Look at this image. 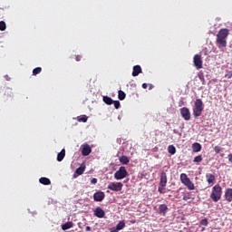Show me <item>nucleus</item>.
Returning <instances> with one entry per match:
<instances>
[{
  "label": "nucleus",
  "mask_w": 232,
  "mask_h": 232,
  "mask_svg": "<svg viewBox=\"0 0 232 232\" xmlns=\"http://www.w3.org/2000/svg\"><path fill=\"white\" fill-rule=\"evenodd\" d=\"M229 30L227 28L220 29L217 34L216 44L218 48H226L227 46V36Z\"/></svg>",
  "instance_id": "obj_1"
},
{
  "label": "nucleus",
  "mask_w": 232,
  "mask_h": 232,
  "mask_svg": "<svg viewBox=\"0 0 232 232\" xmlns=\"http://www.w3.org/2000/svg\"><path fill=\"white\" fill-rule=\"evenodd\" d=\"M192 111L196 119L202 115V111H204V102L200 98L196 99L194 102Z\"/></svg>",
  "instance_id": "obj_2"
},
{
  "label": "nucleus",
  "mask_w": 232,
  "mask_h": 232,
  "mask_svg": "<svg viewBox=\"0 0 232 232\" xmlns=\"http://www.w3.org/2000/svg\"><path fill=\"white\" fill-rule=\"evenodd\" d=\"M210 198L213 202H218V200L222 198V187H220L219 184H217L212 188Z\"/></svg>",
  "instance_id": "obj_3"
},
{
  "label": "nucleus",
  "mask_w": 232,
  "mask_h": 232,
  "mask_svg": "<svg viewBox=\"0 0 232 232\" xmlns=\"http://www.w3.org/2000/svg\"><path fill=\"white\" fill-rule=\"evenodd\" d=\"M129 176L130 173H128V170L124 166L120 167V169L114 173V179L116 180H122V179H126V177Z\"/></svg>",
  "instance_id": "obj_4"
},
{
  "label": "nucleus",
  "mask_w": 232,
  "mask_h": 232,
  "mask_svg": "<svg viewBox=\"0 0 232 232\" xmlns=\"http://www.w3.org/2000/svg\"><path fill=\"white\" fill-rule=\"evenodd\" d=\"M180 180L184 184V186H186V188H188V189H189L190 191L195 189V184H193L191 179H189V178H188V174L181 173Z\"/></svg>",
  "instance_id": "obj_5"
},
{
  "label": "nucleus",
  "mask_w": 232,
  "mask_h": 232,
  "mask_svg": "<svg viewBox=\"0 0 232 232\" xmlns=\"http://www.w3.org/2000/svg\"><path fill=\"white\" fill-rule=\"evenodd\" d=\"M180 180L184 184V186H186V188H188V189H189L190 191L195 189V184H193L191 179H189V178H188V174L181 173Z\"/></svg>",
  "instance_id": "obj_6"
},
{
  "label": "nucleus",
  "mask_w": 232,
  "mask_h": 232,
  "mask_svg": "<svg viewBox=\"0 0 232 232\" xmlns=\"http://www.w3.org/2000/svg\"><path fill=\"white\" fill-rule=\"evenodd\" d=\"M122 188H124V184L122 182H111L107 189H110L111 191H122Z\"/></svg>",
  "instance_id": "obj_7"
},
{
  "label": "nucleus",
  "mask_w": 232,
  "mask_h": 232,
  "mask_svg": "<svg viewBox=\"0 0 232 232\" xmlns=\"http://www.w3.org/2000/svg\"><path fill=\"white\" fill-rule=\"evenodd\" d=\"M180 115L184 119V121H190L191 120V112L189 109L187 107H183L180 109Z\"/></svg>",
  "instance_id": "obj_8"
},
{
  "label": "nucleus",
  "mask_w": 232,
  "mask_h": 232,
  "mask_svg": "<svg viewBox=\"0 0 232 232\" xmlns=\"http://www.w3.org/2000/svg\"><path fill=\"white\" fill-rule=\"evenodd\" d=\"M194 66L197 68V70L202 69V55L200 54H196L194 56Z\"/></svg>",
  "instance_id": "obj_9"
},
{
  "label": "nucleus",
  "mask_w": 232,
  "mask_h": 232,
  "mask_svg": "<svg viewBox=\"0 0 232 232\" xmlns=\"http://www.w3.org/2000/svg\"><path fill=\"white\" fill-rule=\"evenodd\" d=\"M106 195L102 191H98L93 194V198L95 202H102L105 198Z\"/></svg>",
  "instance_id": "obj_10"
},
{
  "label": "nucleus",
  "mask_w": 232,
  "mask_h": 232,
  "mask_svg": "<svg viewBox=\"0 0 232 232\" xmlns=\"http://www.w3.org/2000/svg\"><path fill=\"white\" fill-rule=\"evenodd\" d=\"M90 153H92V147H90V145H88V143L83 144L82 148V155L83 157H88V155H90Z\"/></svg>",
  "instance_id": "obj_11"
},
{
  "label": "nucleus",
  "mask_w": 232,
  "mask_h": 232,
  "mask_svg": "<svg viewBox=\"0 0 232 232\" xmlns=\"http://www.w3.org/2000/svg\"><path fill=\"white\" fill-rule=\"evenodd\" d=\"M94 215L97 217V218H104L106 212L101 207H97L94 210Z\"/></svg>",
  "instance_id": "obj_12"
},
{
  "label": "nucleus",
  "mask_w": 232,
  "mask_h": 232,
  "mask_svg": "<svg viewBox=\"0 0 232 232\" xmlns=\"http://www.w3.org/2000/svg\"><path fill=\"white\" fill-rule=\"evenodd\" d=\"M167 184H168V175L166 174V172L162 171L160 173V185L162 187H166Z\"/></svg>",
  "instance_id": "obj_13"
},
{
  "label": "nucleus",
  "mask_w": 232,
  "mask_h": 232,
  "mask_svg": "<svg viewBox=\"0 0 232 232\" xmlns=\"http://www.w3.org/2000/svg\"><path fill=\"white\" fill-rule=\"evenodd\" d=\"M159 213H160V215L166 217V213H168V205H166V204L160 205L159 206Z\"/></svg>",
  "instance_id": "obj_14"
},
{
  "label": "nucleus",
  "mask_w": 232,
  "mask_h": 232,
  "mask_svg": "<svg viewBox=\"0 0 232 232\" xmlns=\"http://www.w3.org/2000/svg\"><path fill=\"white\" fill-rule=\"evenodd\" d=\"M225 200H227V202H232V188H227L225 190Z\"/></svg>",
  "instance_id": "obj_15"
},
{
  "label": "nucleus",
  "mask_w": 232,
  "mask_h": 232,
  "mask_svg": "<svg viewBox=\"0 0 232 232\" xmlns=\"http://www.w3.org/2000/svg\"><path fill=\"white\" fill-rule=\"evenodd\" d=\"M139 73H142V68L140 65H135L132 71V77H137Z\"/></svg>",
  "instance_id": "obj_16"
},
{
  "label": "nucleus",
  "mask_w": 232,
  "mask_h": 232,
  "mask_svg": "<svg viewBox=\"0 0 232 232\" xmlns=\"http://www.w3.org/2000/svg\"><path fill=\"white\" fill-rule=\"evenodd\" d=\"M84 171H86V165L82 164L78 169H76L75 173L77 177H79V175H82Z\"/></svg>",
  "instance_id": "obj_17"
},
{
  "label": "nucleus",
  "mask_w": 232,
  "mask_h": 232,
  "mask_svg": "<svg viewBox=\"0 0 232 232\" xmlns=\"http://www.w3.org/2000/svg\"><path fill=\"white\" fill-rule=\"evenodd\" d=\"M201 150L202 145H200V143L195 142L192 144V150L194 151V153H198V151H200Z\"/></svg>",
  "instance_id": "obj_18"
},
{
  "label": "nucleus",
  "mask_w": 232,
  "mask_h": 232,
  "mask_svg": "<svg viewBox=\"0 0 232 232\" xmlns=\"http://www.w3.org/2000/svg\"><path fill=\"white\" fill-rule=\"evenodd\" d=\"M64 157H66V150L63 149L61 150V152L57 155V160L58 162H63Z\"/></svg>",
  "instance_id": "obj_19"
},
{
  "label": "nucleus",
  "mask_w": 232,
  "mask_h": 232,
  "mask_svg": "<svg viewBox=\"0 0 232 232\" xmlns=\"http://www.w3.org/2000/svg\"><path fill=\"white\" fill-rule=\"evenodd\" d=\"M39 182H40V184H43L44 186H50V184H52V181L50 180V179L44 178V177L40 178Z\"/></svg>",
  "instance_id": "obj_20"
},
{
  "label": "nucleus",
  "mask_w": 232,
  "mask_h": 232,
  "mask_svg": "<svg viewBox=\"0 0 232 232\" xmlns=\"http://www.w3.org/2000/svg\"><path fill=\"white\" fill-rule=\"evenodd\" d=\"M72 227H73V222L72 221L66 222L65 224L62 225L63 231H67V229H72Z\"/></svg>",
  "instance_id": "obj_21"
},
{
  "label": "nucleus",
  "mask_w": 232,
  "mask_h": 232,
  "mask_svg": "<svg viewBox=\"0 0 232 232\" xmlns=\"http://www.w3.org/2000/svg\"><path fill=\"white\" fill-rule=\"evenodd\" d=\"M206 179L208 184H213V182H215V175L211 173H207Z\"/></svg>",
  "instance_id": "obj_22"
},
{
  "label": "nucleus",
  "mask_w": 232,
  "mask_h": 232,
  "mask_svg": "<svg viewBox=\"0 0 232 232\" xmlns=\"http://www.w3.org/2000/svg\"><path fill=\"white\" fill-rule=\"evenodd\" d=\"M119 160L121 164H123V165L130 164V158H128V156H121L119 158Z\"/></svg>",
  "instance_id": "obj_23"
},
{
  "label": "nucleus",
  "mask_w": 232,
  "mask_h": 232,
  "mask_svg": "<svg viewBox=\"0 0 232 232\" xmlns=\"http://www.w3.org/2000/svg\"><path fill=\"white\" fill-rule=\"evenodd\" d=\"M103 102L109 106L113 104V99H111L110 96H103Z\"/></svg>",
  "instance_id": "obj_24"
},
{
  "label": "nucleus",
  "mask_w": 232,
  "mask_h": 232,
  "mask_svg": "<svg viewBox=\"0 0 232 232\" xmlns=\"http://www.w3.org/2000/svg\"><path fill=\"white\" fill-rule=\"evenodd\" d=\"M118 98L120 101H124L126 99V92H124L123 91H119Z\"/></svg>",
  "instance_id": "obj_25"
},
{
  "label": "nucleus",
  "mask_w": 232,
  "mask_h": 232,
  "mask_svg": "<svg viewBox=\"0 0 232 232\" xmlns=\"http://www.w3.org/2000/svg\"><path fill=\"white\" fill-rule=\"evenodd\" d=\"M168 151L169 153H170V155H175V153H177V149L175 148V146L169 145L168 147Z\"/></svg>",
  "instance_id": "obj_26"
},
{
  "label": "nucleus",
  "mask_w": 232,
  "mask_h": 232,
  "mask_svg": "<svg viewBox=\"0 0 232 232\" xmlns=\"http://www.w3.org/2000/svg\"><path fill=\"white\" fill-rule=\"evenodd\" d=\"M124 227H126V223H124V221H120L116 226V228L118 229V231L124 229Z\"/></svg>",
  "instance_id": "obj_27"
},
{
  "label": "nucleus",
  "mask_w": 232,
  "mask_h": 232,
  "mask_svg": "<svg viewBox=\"0 0 232 232\" xmlns=\"http://www.w3.org/2000/svg\"><path fill=\"white\" fill-rule=\"evenodd\" d=\"M41 72H43V68L41 67H36L33 70V75H39V73H41Z\"/></svg>",
  "instance_id": "obj_28"
},
{
  "label": "nucleus",
  "mask_w": 232,
  "mask_h": 232,
  "mask_svg": "<svg viewBox=\"0 0 232 232\" xmlns=\"http://www.w3.org/2000/svg\"><path fill=\"white\" fill-rule=\"evenodd\" d=\"M6 30V23L5 21H0V31L5 32Z\"/></svg>",
  "instance_id": "obj_29"
},
{
  "label": "nucleus",
  "mask_w": 232,
  "mask_h": 232,
  "mask_svg": "<svg viewBox=\"0 0 232 232\" xmlns=\"http://www.w3.org/2000/svg\"><path fill=\"white\" fill-rule=\"evenodd\" d=\"M158 191H159V193L163 195L164 193H166V187H162V186L159 185Z\"/></svg>",
  "instance_id": "obj_30"
},
{
  "label": "nucleus",
  "mask_w": 232,
  "mask_h": 232,
  "mask_svg": "<svg viewBox=\"0 0 232 232\" xmlns=\"http://www.w3.org/2000/svg\"><path fill=\"white\" fill-rule=\"evenodd\" d=\"M225 78L226 79H232V71H226V74H225Z\"/></svg>",
  "instance_id": "obj_31"
},
{
  "label": "nucleus",
  "mask_w": 232,
  "mask_h": 232,
  "mask_svg": "<svg viewBox=\"0 0 232 232\" xmlns=\"http://www.w3.org/2000/svg\"><path fill=\"white\" fill-rule=\"evenodd\" d=\"M200 226H205L207 227L208 224H209V221L208 220V218H204L199 222Z\"/></svg>",
  "instance_id": "obj_32"
},
{
  "label": "nucleus",
  "mask_w": 232,
  "mask_h": 232,
  "mask_svg": "<svg viewBox=\"0 0 232 232\" xmlns=\"http://www.w3.org/2000/svg\"><path fill=\"white\" fill-rule=\"evenodd\" d=\"M191 198V192H188L183 196V200H189Z\"/></svg>",
  "instance_id": "obj_33"
},
{
  "label": "nucleus",
  "mask_w": 232,
  "mask_h": 232,
  "mask_svg": "<svg viewBox=\"0 0 232 232\" xmlns=\"http://www.w3.org/2000/svg\"><path fill=\"white\" fill-rule=\"evenodd\" d=\"M112 104H114V108H115L116 110H119V108H121V102H119V101H114V102H112Z\"/></svg>",
  "instance_id": "obj_34"
},
{
  "label": "nucleus",
  "mask_w": 232,
  "mask_h": 232,
  "mask_svg": "<svg viewBox=\"0 0 232 232\" xmlns=\"http://www.w3.org/2000/svg\"><path fill=\"white\" fill-rule=\"evenodd\" d=\"M87 121H88V117H86V116L78 118V122H87Z\"/></svg>",
  "instance_id": "obj_35"
},
{
  "label": "nucleus",
  "mask_w": 232,
  "mask_h": 232,
  "mask_svg": "<svg viewBox=\"0 0 232 232\" xmlns=\"http://www.w3.org/2000/svg\"><path fill=\"white\" fill-rule=\"evenodd\" d=\"M193 162H202V155L196 156Z\"/></svg>",
  "instance_id": "obj_36"
},
{
  "label": "nucleus",
  "mask_w": 232,
  "mask_h": 232,
  "mask_svg": "<svg viewBox=\"0 0 232 232\" xmlns=\"http://www.w3.org/2000/svg\"><path fill=\"white\" fill-rule=\"evenodd\" d=\"M214 151H215V153H220V151H222V147L215 146L214 147Z\"/></svg>",
  "instance_id": "obj_37"
},
{
  "label": "nucleus",
  "mask_w": 232,
  "mask_h": 232,
  "mask_svg": "<svg viewBox=\"0 0 232 232\" xmlns=\"http://www.w3.org/2000/svg\"><path fill=\"white\" fill-rule=\"evenodd\" d=\"M9 95V97H12V91L10 89L7 90V92H5V95Z\"/></svg>",
  "instance_id": "obj_38"
},
{
  "label": "nucleus",
  "mask_w": 232,
  "mask_h": 232,
  "mask_svg": "<svg viewBox=\"0 0 232 232\" xmlns=\"http://www.w3.org/2000/svg\"><path fill=\"white\" fill-rule=\"evenodd\" d=\"M81 59H82V56H81V55L75 56V61L79 62V61H81Z\"/></svg>",
  "instance_id": "obj_39"
},
{
  "label": "nucleus",
  "mask_w": 232,
  "mask_h": 232,
  "mask_svg": "<svg viewBox=\"0 0 232 232\" xmlns=\"http://www.w3.org/2000/svg\"><path fill=\"white\" fill-rule=\"evenodd\" d=\"M97 183V179L96 178H93L92 180H91V184H96Z\"/></svg>",
  "instance_id": "obj_40"
},
{
  "label": "nucleus",
  "mask_w": 232,
  "mask_h": 232,
  "mask_svg": "<svg viewBox=\"0 0 232 232\" xmlns=\"http://www.w3.org/2000/svg\"><path fill=\"white\" fill-rule=\"evenodd\" d=\"M227 159L229 162H232V154H228Z\"/></svg>",
  "instance_id": "obj_41"
},
{
  "label": "nucleus",
  "mask_w": 232,
  "mask_h": 232,
  "mask_svg": "<svg viewBox=\"0 0 232 232\" xmlns=\"http://www.w3.org/2000/svg\"><path fill=\"white\" fill-rule=\"evenodd\" d=\"M111 232H119V229H117V227H112L111 229Z\"/></svg>",
  "instance_id": "obj_42"
},
{
  "label": "nucleus",
  "mask_w": 232,
  "mask_h": 232,
  "mask_svg": "<svg viewBox=\"0 0 232 232\" xmlns=\"http://www.w3.org/2000/svg\"><path fill=\"white\" fill-rule=\"evenodd\" d=\"M142 88H143V90H146L148 88V83H143Z\"/></svg>",
  "instance_id": "obj_43"
},
{
  "label": "nucleus",
  "mask_w": 232,
  "mask_h": 232,
  "mask_svg": "<svg viewBox=\"0 0 232 232\" xmlns=\"http://www.w3.org/2000/svg\"><path fill=\"white\" fill-rule=\"evenodd\" d=\"M85 231H92V227H86Z\"/></svg>",
  "instance_id": "obj_44"
},
{
  "label": "nucleus",
  "mask_w": 232,
  "mask_h": 232,
  "mask_svg": "<svg viewBox=\"0 0 232 232\" xmlns=\"http://www.w3.org/2000/svg\"><path fill=\"white\" fill-rule=\"evenodd\" d=\"M73 178H74V179H77V175L74 174V175H73Z\"/></svg>",
  "instance_id": "obj_45"
},
{
  "label": "nucleus",
  "mask_w": 232,
  "mask_h": 232,
  "mask_svg": "<svg viewBox=\"0 0 232 232\" xmlns=\"http://www.w3.org/2000/svg\"><path fill=\"white\" fill-rule=\"evenodd\" d=\"M152 85H150V90H151Z\"/></svg>",
  "instance_id": "obj_46"
}]
</instances>
